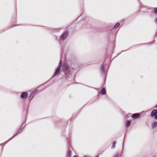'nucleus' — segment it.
<instances>
[{"instance_id":"aec40b11","label":"nucleus","mask_w":157,"mask_h":157,"mask_svg":"<svg viewBox=\"0 0 157 157\" xmlns=\"http://www.w3.org/2000/svg\"><path fill=\"white\" fill-rule=\"evenodd\" d=\"M155 107L156 108H157V105L155 106Z\"/></svg>"},{"instance_id":"1a4fd4ad","label":"nucleus","mask_w":157,"mask_h":157,"mask_svg":"<svg viewBox=\"0 0 157 157\" xmlns=\"http://www.w3.org/2000/svg\"><path fill=\"white\" fill-rule=\"evenodd\" d=\"M152 126L153 127V128H154V127H157V123L155 122H153L152 123Z\"/></svg>"},{"instance_id":"4468645a","label":"nucleus","mask_w":157,"mask_h":157,"mask_svg":"<svg viewBox=\"0 0 157 157\" xmlns=\"http://www.w3.org/2000/svg\"><path fill=\"white\" fill-rule=\"evenodd\" d=\"M154 12L155 13H157V8H154L153 9Z\"/></svg>"},{"instance_id":"dca6fc26","label":"nucleus","mask_w":157,"mask_h":157,"mask_svg":"<svg viewBox=\"0 0 157 157\" xmlns=\"http://www.w3.org/2000/svg\"><path fill=\"white\" fill-rule=\"evenodd\" d=\"M71 155V153H69V156H70Z\"/></svg>"},{"instance_id":"a211bd4d","label":"nucleus","mask_w":157,"mask_h":157,"mask_svg":"<svg viewBox=\"0 0 157 157\" xmlns=\"http://www.w3.org/2000/svg\"><path fill=\"white\" fill-rule=\"evenodd\" d=\"M156 22L157 23V18H156Z\"/></svg>"},{"instance_id":"20e7f679","label":"nucleus","mask_w":157,"mask_h":157,"mask_svg":"<svg viewBox=\"0 0 157 157\" xmlns=\"http://www.w3.org/2000/svg\"><path fill=\"white\" fill-rule=\"evenodd\" d=\"M140 115L138 113H135L132 116V117L133 119H136L139 118Z\"/></svg>"},{"instance_id":"6ab92c4d","label":"nucleus","mask_w":157,"mask_h":157,"mask_svg":"<svg viewBox=\"0 0 157 157\" xmlns=\"http://www.w3.org/2000/svg\"><path fill=\"white\" fill-rule=\"evenodd\" d=\"M73 157H78L76 156H74Z\"/></svg>"},{"instance_id":"f257e3e1","label":"nucleus","mask_w":157,"mask_h":157,"mask_svg":"<svg viewBox=\"0 0 157 157\" xmlns=\"http://www.w3.org/2000/svg\"><path fill=\"white\" fill-rule=\"evenodd\" d=\"M62 63L61 61H60L59 63L58 67L57 68L56 71L55 72L53 76H55L57 75L59 73L62 66Z\"/></svg>"},{"instance_id":"423d86ee","label":"nucleus","mask_w":157,"mask_h":157,"mask_svg":"<svg viewBox=\"0 0 157 157\" xmlns=\"http://www.w3.org/2000/svg\"><path fill=\"white\" fill-rule=\"evenodd\" d=\"M157 113V111L156 109L153 110L151 112V117H154Z\"/></svg>"},{"instance_id":"f3484780","label":"nucleus","mask_w":157,"mask_h":157,"mask_svg":"<svg viewBox=\"0 0 157 157\" xmlns=\"http://www.w3.org/2000/svg\"><path fill=\"white\" fill-rule=\"evenodd\" d=\"M113 157H118V156L117 155H116V156H114Z\"/></svg>"},{"instance_id":"f03ea898","label":"nucleus","mask_w":157,"mask_h":157,"mask_svg":"<svg viewBox=\"0 0 157 157\" xmlns=\"http://www.w3.org/2000/svg\"><path fill=\"white\" fill-rule=\"evenodd\" d=\"M68 35V32L65 31L61 36V37L60 39V40H63L65 39L67 37Z\"/></svg>"},{"instance_id":"f8f14e48","label":"nucleus","mask_w":157,"mask_h":157,"mask_svg":"<svg viewBox=\"0 0 157 157\" xmlns=\"http://www.w3.org/2000/svg\"><path fill=\"white\" fill-rule=\"evenodd\" d=\"M116 144V141H114V142L113 143V146H112V148H114L115 147V145Z\"/></svg>"},{"instance_id":"9d476101","label":"nucleus","mask_w":157,"mask_h":157,"mask_svg":"<svg viewBox=\"0 0 157 157\" xmlns=\"http://www.w3.org/2000/svg\"><path fill=\"white\" fill-rule=\"evenodd\" d=\"M104 69L105 67H104L103 66H102L101 68V71L102 73L105 74V71Z\"/></svg>"},{"instance_id":"2eb2a0df","label":"nucleus","mask_w":157,"mask_h":157,"mask_svg":"<svg viewBox=\"0 0 157 157\" xmlns=\"http://www.w3.org/2000/svg\"><path fill=\"white\" fill-rule=\"evenodd\" d=\"M155 116V118L156 119H157V113Z\"/></svg>"},{"instance_id":"7ed1b4c3","label":"nucleus","mask_w":157,"mask_h":157,"mask_svg":"<svg viewBox=\"0 0 157 157\" xmlns=\"http://www.w3.org/2000/svg\"><path fill=\"white\" fill-rule=\"evenodd\" d=\"M37 89H36L30 95L28 98L29 100L30 101L32 99L34 96V95L35 94V93L37 92Z\"/></svg>"},{"instance_id":"ddd939ff","label":"nucleus","mask_w":157,"mask_h":157,"mask_svg":"<svg viewBox=\"0 0 157 157\" xmlns=\"http://www.w3.org/2000/svg\"><path fill=\"white\" fill-rule=\"evenodd\" d=\"M130 124V122L129 121H127L126 124V126L127 127H128L129 126V125Z\"/></svg>"},{"instance_id":"6e6552de","label":"nucleus","mask_w":157,"mask_h":157,"mask_svg":"<svg viewBox=\"0 0 157 157\" xmlns=\"http://www.w3.org/2000/svg\"><path fill=\"white\" fill-rule=\"evenodd\" d=\"M106 93V90L104 88H103L101 91V93L102 94V95H104V94H105Z\"/></svg>"},{"instance_id":"39448f33","label":"nucleus","mask_w":157,"mask_h":157,"mask_svg":"<svg viewBox=\"0 0 157 157\" xmlns=\"http://www.w3.org/2000/svg\"><path fill=\"white\" fill-rule=\"evenodd\" d=\"M27 95L28 94L26 92H23L21 95V98L23 99H25L27 98Z\"/></svg>"},{"instance_id":"0eeeda50","label":"nucleus","mask_w":157,"mask_h":157,"mask_svg":"<svg viewBox=\"0 0 157 157\" xmlns=\"http://www.w3.org/2000/svg\"><path fill=\"white\" fill-rule=\"evenodd\" d=\"M64 71H68V67L66 64H64L63 66Z\"/></svg>"},{"instance_id":"9b49d317","label":"nucleus","mask_w":157,"mask_h":157,"mask_svg":"<svg viewBox=\"0 0 157 157\" xmlns=\"http://www.w3.org/2000/svg\"><path fill=\"white\" fill-rule=\"evenodd\" d=\"M120 25V24L119 23H118V22L115 25L114 28L115 29H117L119 26Z\"/></svg>"}]
</instances>
